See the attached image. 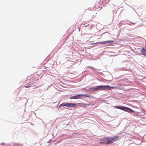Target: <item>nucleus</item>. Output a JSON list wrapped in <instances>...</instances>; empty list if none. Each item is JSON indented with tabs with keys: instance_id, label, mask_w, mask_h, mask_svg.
<instances>
[{
	"instance_id": "nucleus-3",
	"label": "nucleus",
	"mask_w": 146,
	"mask_h": 146,
	"mask_svg": "<svg viewBox=\"0 0 146 146\" xmlns=\"http://www.w3.org/2000/svg\"><path fill=\"white\" fill-rule=\"evenodd\" d=\"M114 108H116L119 109L123 110L129 113L134 112V111L132 109L124 106H114Z\"/></svg>"
},
{
	"instance_id": "nucleus-2",
	"label": "nucleus",
	"mask_w": 146,
	"mask_h": 146,
	"mask_svg": "<svg viewBox=\"0 0 146 146\" xmlns=\"http://www.w3.org/2000/svg\"><path fill=\"white\" fill-rule=\"evenodd\" d=\"M119 138L118 136H114L111 137H107V145L116 141Z\"/></svg>"
},
{
	"instance_id": "nucleus-13",
	"label": "nucleus",
	"mask_w": 146,
	"mask_h": 146,
	"mask_svg": "<svg viewBox=\"0 0 146 146\" xmlns=\"http://www.w3.org/2000/svg\"><path fill=\"white\" fill-rule=\"evenodd\" d=\"M92 103H90V104H85L84 103H82V105H87V106H90V105H92V106H93L94 105L92 104Z\"/></svg>"
},
{
	"instance_id": "nucleus-17",
	"label": "nucleus",
	"mask_w": 146,
	"mask_h": 146,
	"mask_svg": "<svg viewBox=\"0 0 146 146\" xmlns=\"http://www.w3.org/2000/svg\"><path fill=\"white\" fill-rule=\"evenodd\" d=\"M91 89H90V90H89V89H88V90H89V91H91V90H91Z\"/></svg>"
},
{
	"instance_id": "nucleus-9",
	"label": "nucleus",
	"mask_w": 146,
	"mask_h": 146,
	"mask_svg": "<svg viewBox=\"0 0 146 146\" xmlns=\"http://www.w3.org/2000/svg\"><path fill=\"white\" fill-rule=\"evenodd\" d=\"M141 52L142 53V54L143 55H145L146 51L145 49L144 48H143L141 50Z\"/></svg>"
},
{
	"instance_id": "nucleus-6",
	"label": "nucleus",
	"mask_w": 146,
	"mask_h": 146,
	"mask_svg": "<svg viewBox=\"0 0 146 146\" xmlns=\"http://www.w3.org/2000/svg\"><path fill=\"white\" fill-rule=\"evenodd\" d=\"M100 143L101 144L107 145V137L102 139L100 141Z\"/></svg>"
},
{
	"instance_id": "nucleus-5",
	"label": "nucleus",
	"mask_w": 146,
	"mask_h": 146,
	"mask_svg": "<svg viewBox=\"0 0 146 146\" xmlns=\"http://www.w3.org/2000/svg\"><path fill=\"white\" fill-rule=\"evenodd\" d=\"M81 94L76 95L70 97V99H80L81 98Z\"/></svg>"
},
{
	"instance_id": "nucleus-7",
	"label": "nucleus",
	"mask_w": 146,
	"mask_h": 146,
	"mask_svg": "<svg viewBox=\"0 0 146 146\" xmlns=\"http://www.w3.org/2000/svg\"><path fill=\"white\" fill-rule=\"evenodd\" d=\"M94 8L97 9H99V10L102 8L101 5L100 4V2H98L96 4V6Z\"/></svg>"
},
{
	"instance_id": "nucleus-11",
	"label": "nucleus",
	"mask_w": 146,
	"mask_h": 146,
	"mask_svg": "<svg viewBox=\"0 0 146 146\" xmlns=\"http://www.w3.org/2000/svg\"><path fill=\"white\" fill-rule=\"evenodd\" d=\"M81 95L82 97L83 96H84L85 97H88V98H89L90 97H92V96L88 94H81Z\"/></svg>"
},
{
	"instance_id": "nucleus-16",
	"label": "nucleus",
	"mask_w": 146,
	"mask_h": 146,
	"mask_svg": "<svg viewBox=\"0 0 146 146\" xmlns=\"http://www.w3.org/2000/svg\"><path fill=\"white\" fill-rule=\"evenodd\" d=\"M82 104H81V103H78L77 104V105H80V104L82 105Z\"/></svg>"
},
{
	"instance_id": "nucleus-12",
	"label": "nucleus",
	"mask_w": 146,
	"mask_h": 146,
	"mask_svg": "<svg viewBox=\"0 0 146 146\" xmlns=\"http://www.w3.org/2000/svg\"><path fill=\"white\" fill-rule=\"evenodd\" d=\"M67 103H62L59 105V107H60L62 106H66L67 107Z\"/></svg>"
},
{
	"instance_id": "nucleus-10",
	"label": "nucleus",
	"mask_w": 146,
	"mask_h": 146,
	"mask_svg": "<svg viewBox=\"0 0 146 146\" xmlns=\"http://www.w3.org/2000/svg\"><path fill=\"white\" fill-rule=\"evenodd\" d=\"M31 82H30L29 83H28L27 84H26L24 86L26 88H28L29 87H30L31 86Z\"/></svg>"
},
{
	"instance_id": "nucleus-1",
	"label": "nucleus",
	"mask_w": 146,
	"mask_h": 146,
	"mask_svg": "<svg viewBox=\"0 0 146 146\" xmlns=\"http://www.w3.org/2000/svg\"><path fill=\"white\" fill-rule=\"evenodd\" d=\"M116 88V87H111L108 85L106 86H97L95 87L90 88L89 89V90H90V89H93L94 91H97L101 90H111Z\"/></svg>"
},
{
	"instance_id": "nucleus-8",
	"label": "nucleus",
	"mask_w": 146,
	"mask_h": 146,
	"mask_svg": "<svg viewBox=\"0 0 146 146\" xmlns=\"http://www.w3.org/2000/svg\"><path fill=\"white\" fill-rule=\"evenodd\" d=\"M77 105V104L74 103H67V107H75Z\"/></svg>"
},
{
	"instance_id": "nucleus-14",
	"label": "nucleus",
	"mask_w": 146,
	"mask_h": 146,
	"mask_svg": "<svg viewBox=\"0 0 146 146\" xmlns=\"http://www.w3.org/2000/svg\"><path fill=\"white\" fill-rule=\"evenodd\" d=\"M30 81H32V80H35L34 78L33 77L30 79Z\"/></svg>"
},
{
	"instance_id": "nucleus-15",
	"label": "nucleus",
	"mask_w": 146,
	"mask_h": 146,
	"mask_svg": "<svg viewBox=\"0 0 146 146\" xmlns=\"http://www.w3.org/2000/svg\"><path fill=\"white\" fill-rule=\"evenodd\" d=\"M82 106L83 107H84V108H85V107H86V106L87 105H82Z\"/></svg>"
},
{
	"instance_id": "nucleus-4",
	"label": "nucleus",
	"mask_w": 146,
	"mask_h": 146,
	"mask_svg": "<svg viewBox=\"0 0 146 146\" xmlns=\"http://www.w3.org/2000/svg\"><path fill=\"white\" fill-rule=\"evenodd\" d=\"M113 40L105 41L98 42H96L95 43H92V44H106L107 43H113Z\"/></svg>"
}]
</instances>
